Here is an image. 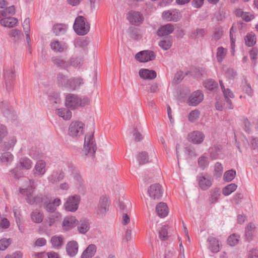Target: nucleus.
<instances>
[{
    "instance_id": "1",
    "label": "nucleus",
    "mask_w": 258,
    "mask_h": 258,
    "mask_svg": "<svg viewBox=\"0 0 258 258\" xmlns=\"http://www.w3.org/2000/svg\"><path fill=\"white\" fill-rule=\"evenodd\" d=\"M90 122L89 132L85 137L83 151L86 155L89 154L92 157H94L97 150V146L94 138V123L93 120H91Z\"/></svg>"
},
{
    "instance_id": "2",
    "label": "nucleus",
    "mask_w": 258,
    "mask_h": 258,
    "mask_svg": "<svg viewBox=\"0 0 258 258\" xmlns=\"http://www.w3.org/2000/svg\"><path fill=\"white\" fill-rule=\"evenodd\" d=\"M110 201L106 196H102L99 199L97 207L96 208V213L99 217H104L109 211Z\"/></svg>"
},
{
    "instance_id": "3",
    "label": "nucleus",
    "mask_w": 258,
    "mask_h": 258,
    "mask_svg": "<svg viewBox=\"0 0 258 258\" xmlns=\"http://www.w3.org/2000/svg\"><path fill=\"white\" fill-rule=\"evenodd\" d=\"M20 192L26 197L27 202L31 205L37 204L40 205L43 202L44 197L42 195L39 194L36 196H33L32 189L29 190L26 189H20Z\"/></svg>"
},
{
    "instance_id": "4",
    "label": "nucleus",
    "mask_w": 258,
    "mask_h": 258,
    "mask_svg": "<svg viewBox=\"0 0 258 258\" xmlns=\"http://www.w3.org/2000/svg\"><path fill=\"white\" fill-rule=\"evenodd\" d=\"M15 70L13 67H11L6 71L4 74L5 79L6 88L8 92H10L13 88V83L15 80Z\"/></svg>"
},
{
    "instance_id": "5",
    "label": "nucleus",
    "mask_w": 258,
    "mask_h": 258,
    "mask_svg": "<svg viewBox=\"0 0 258 258\" xmlns=\"http://www.w3.org/2000/svg\"><path fill=\"white\" fill-rule=\"evenodd\" d=\"M150 197L154 200H160L163 193V189L159 183H155L150 185L148 190Z\"/></svg>"
},
{
    "instance_id": "6",
    "label": "nucleus",
    "mask_w": 258,
    "mask_h": 258,
    "mask_svg": "<svg viewBox=\"0 0 258 258\" xmlns=\"http://www.w3.org/2000/svg\"><path fill=\"white\" fill-rule=\"evenodd\" d=\"M79 196H74L70 197L64 205V207L67 211L74 212L78 208Z\"/></svg>"
},
{
    "instance_id": "7",
    "label": "nucleus",
    "mask_w": 258,
    "mask_h": 258,
    "mask_svg": "<svg viewBox=\"0 0 258 258\" xmlns=\"http://www.w3.org/2000/svg\"><path fill=\"white\" fill-rule=\"evenodd\" d=\"M136 58L140 62H147L154 60L155 58V54L152 50H143L137 53Z\"/></svg>"
},
{
    "instance_id": "8",
    "label": "nucleus",
    "mask_w": 258,
    "mask_h": 258,
    "mask_svg": "<svg viewBox=\"0 0 258 258\" xmlns=\"http://www.w3.org/2000/svg\"><path fill=\"white\" fill-rule=\"evenodd\" d=\"M127 19L132 25L139 26L143 23L144 18L140 12L131 11L128 14Z\"/></svg>"
},
{
    "instance_id": "9",
    "label": "nucleus",
    "mask_w": 258,
    "mask_h": 258,
    "mask_svg": "<svg viewBox=\"0 0 258 258\" xmlns=\"http://www.w3.org/2000/svg\"><path fill=\"white\" fill-rule=\"evenodd\" d=\"M204 99V94L201 90H197L193 92L188 98V104L192 106H197L201 103Z\"/></svg>"
},
{
    "instance_id": "10",
    "label": "nucleus",
    "mask_w": 258,
    "mask_h": 258,
    "mask_svg": "<svg viewBox=\"0 0 258 258\" xmlns=\"http://www.w3.org/2000/svg\"><path fill=\"white\" fill-rule=\"evenodd\" d=\"M185 75H190L194 78L197 79L205 77L207 75V72L204 68L193 67H191Z\"/></svg>"
},
{
    "instance_id": "11",
    "label": "nucleus",
    "mask_w": 258,
    "mask_h": 258,
    "mask_svg": "<svg viewBox=\"0 0 258 258\" xmlns=\"http://www.w3.org/2000/svg\"><path fill=\"white\" fill-rule=\"evenodd\" d=\"M81 100L75 95L69 94L66 97V105L73 109L76 108L80 104Z\"/></svg>"
},
{
    "instance_id": "12",
    "label": "nucleus",
    "mask_w": 258,
    "mask_h": 258,
    "mask_svg": "<svg viewBox=\"0 0 258 258\" xmlns=\"http://www.w3.org/2000/svg\"><path fill=\"white\" fill-rule=\"evenodd\" d=\"M174 30L173 25L168 23L161 26L157 30L156 34L159 37H163L168 35L172 33Z\"/></svg>"
},
{
    "instance_id": "13",
    "label": "nucleus",
    "mask_w": 258,
    "mask_h": 258,
    "mask_svg": "<svg viewBox=\"0 0 258 258\" xmlns=\"http://www.w3.org/2000/svg\"><path fill=\"white\" fill-rule=\"evenodd\" d=\"M46 171V162L43 160H39L36 163L33 169V174L35 176H43Z\"/></svg>"
},
{
    "instance_id": "14",
    "label": "nucleus",
    "mask_w": 258,
    "mask_h": 258,
    "mask_svg": "<svg viewBox=\"0 0 258 258\" xmlns=\"http://www.w3.org/2000/svg\"><path fill=\"white\" fill-rule=\"evenodd\" d=\"M204 138L205 135L200 131H194L188 135L189 141L195 144L202 143Z\"/></svg>"
},
{
    "instance_id": "15",
    "label": "nucleus",
    "mask_w": 258,
    "mask_h": 258,
    "mask_svg": "<svg viewBox=\"0 0 258 258\" xmlns=\"http://www.w3.org/2000/svg\"><path fill=\"white\" fill-rule=\"evenodd\" d=\"M64 173L60 170L53 171L47 179L49 182L57 184L64 178Z\"/></svg>"
},
{
    "instance_id": "16",
    "label": "nucleus",
    "mask_w": 258,
    "mask_h": 258,
    "mask_svg": "<svg viewBox=\"0 0 258 258\" xmlns=\"http://www.w3.org/2000/svg\"><path fill=\"white\" fill-rule=\"evenodd\" d=\"M156 212L157 215L160 218L165 217L168 214L169 210L166 203L160 202L156 207Z\"/></svg>"
},
{
    "instance_id": "17",
    "label": "nucleus",
    "mask_w": 258,
    "mask_h": 258,
    "mask_svg": "<svg viewBox=\"0 0 258 258\" xmlns=\"http://www.w3.org/2000/svg\"><path fill=\"white\" fill-rule=\"evenodd\" d=\"M197 178L199 186L203 190L208 189L212 184L211 180L204 176L198 175Z\"/></svg>"
},
{
    "instance_id": "18",
    "label": "nucleus",
    "mask_w": 258,
    "mask_h": 258,
    "mask_svg": "<svg viewBox=\"0 0 258 258\" xmlns=\"http://www.w3.org/2000/svg\"><path fill=\"white\" fill-rule=\"evenodd\" d=\"M50 47L52 50L61 52L66 50L68 48L67 44L63 42H59L58 40H54L50 43Z\"/></svg>"
},
{
    "instance_id": "19",
    "label": "nucleus",
    "mask_w": 258,
    "mask_h": 258,
    "mask_svg": "<svg viewBox=\"0 0 258 258\" xmlns=\"http://www.w3.org/2000/svg\"><path fill=\"white\" fill-rule=\"evenodd\" d=\"M139 76L144 79L152 80L157 76L156 72L154 70H150L146 69H142L139 71Z\"/></svg>"
},
{
    "instance_id": "20",
    "label": "nucleus",
    "mask_w": 258,
    "mask_h": 258,
    "mask_svg": "<svg viewBox=\"0 0 258 258\" xmlns=\"http://www.w3.org/2000/svg\"><path fill=\"white\" fill-rule=\"evenodd\" d=\"M81 129V122L79 121H73L70 125L69 134L73 137H77Z\"/></svg>"
},
{
    "instance_id": "21",
    "label": "nucleus",
    "mask_w": 258,
    "mask_h": 258,
    "mask_svg": "<svg viewBox=\"0 0 258 258\" xmlns=\"http://www.w3.org/2000/svg\"><path fill=\"white\" fill-rule=\"evenodd\" d=\"M12 16L4 17L0 20V24L5 27L11 28L14 27L17 24L18 20L16 18L12 17Z\"/></svg>"
},
{
    "instance_id": "22",
    "label": "nucleus",
    "mask_w": 258,
    "mask_h": 258,
    "mask_svg": "<svg viewBox=\"0 0 258 258\" xmlns=\"http://www.w3.org/2000/svg\"><path fill=\"white\" fill-rule=\"evenodd\" d=\"M78 244L75 241H70L66 246V251L70 256H75L78 252Z\"/></svg>"
},
{
    "instance_id": "23",
    "label": "nucleus",
    "mask_w": 258,
    "mask_h": 258,
    "mask_svg": "<svg viewBox=\"0 0 258 258\" xmlns=\"http://www.w3.org/2000/svg\"><path fill=\"white\" fill-rule=\"evenodd\" d=\"M32 221L35 223H40L42 222L44 218L43 212L39 209H35L32 211L30 214Z\"/></svg>"
},
{
    "instance_id": "24",
    "label": "nucleus",
    "mask_w": 258,
    "mask_h": 258,
    "mask_svg": "<svg viewBox=\"0 0 258 258\" xmlns=\"http://www.w3.org/2000/svg\"><path fill=\"white\" fill-rule=\"evenodd\" d=\"M209 243V248L213 253H217L220 250L219 241L213 236H210L208 238Z\"/></svg>"
},
{
    "instance_id": "25",
    "label": "nucleus",
    "mask_w": 258,
    "mask_h": 258,
    "mask_svg": "<svg viewBox=\"0 0 258 258\" xmlns=\"http://www.w3.org/2000/svg\"><path fill=\"white\" fill-rule=\"evenodd\" d=\"M17 142L15 137L10 136L8 141L5 142L1 146V149L4 151H6L13 149Z\"/></svg>"
},
{
    "instance_id": "26",
    "label": "nucleus",
    "mask_w": 258,
    "mask_h": 258,
    "mask_svg": "<svg viewBox=\"0 0 258 258\" xmlns=\"http://www.w3.org/2000/svg\"><path fill=\"white\" fill-rule=\"evenodd\" d=\"M51 60L55 65L61 69L67 70L69 68V62L64 60L60 56H54Z\"/></svg>"
},
{
    "instance_id": "27",
    "label": "nucleus",
    "mask_w": 258,
    "mask_h": 258,
    "mask_svg": "<svg viewBox=\"0 0 258 258\" xmlns=\"http://www.w3.org/2000/svg\"><path fill=\"white\" fill-rule=\"evenodd\" d=\"M96 246L95 244H91L84 250L82 253V258H91L95 254Z\"/></svg>"
},
{
    "instance_id": "28",
    "label": "nucleus",
    "mask_w": 258,
    "mask_h": 258,
    "mask_svg": "<svg viewBox=\"0 0 258 258\" xmlns=\"http://www.w3.org/2000/svg\"><path fill=\"white\" fill-rule=\"evenodd\" d=\"M172 44V36H167L159 41V46L163 50H167L170 48Z\"/></svg>"
},
{
    "instance_id": "29",
    "label": "nucleus",
    "mask_w": 258,
    "mask_h": 258,
    "mask_svg": "<svg viewBox=\"0 0 258 258\" xmlns=\"http://www.w3.org/2000/svg\"><path fill=\"white\" fill-rule=\"evenodd\" d=\"M20 168L22 170H29L33 165L32 161L27 157H22L19 159Z\"/></svg>"
},
{
    "instance_id": "30",
    "label": "nucleus",
    "mask_w": 258,
    "mask_h": 258,
    "mask_svg": "<svg viewBox=\"0 0 258 258\" xmlns=\"http://www.w3.org/2000/svg\"><path fill=\"white\" fill-rule=\"evenodd\" d=\"M77 220L75 217L68 216L64 218L62 226L65 229H68L75 226L76 224Z\"/></svg>"
},
{
    "instance_id": "31",
    "label": "nucleus",
    "mask_w": 258,
    "mask_h": 258,
    "mask_svg": "<svg viewBox=\"0 0 258 258\" xmlns=\"http://www.w3.org/2000/svg\"><path fill=\"white\" fill-rule=\"evenodd\" d=\"M55 111L56 113L64 120H68L72 117V112L68 108L57 109Z\"/></svg>"
},
{
    "instance_id": "32",
    "label": "nucleus",
    "mask_w": 258,
    "mask_h": 258,
    "mask_svg": "<svg viewBox=\"0 0 258 258\" xmlns=\"http://www.w3.org/2000/svg\"><path fill=\"white\" fill-rule=\"evenodd\" d=\"M14 160L13 155L9 152L3 153L0 156V163L4 164H10Z\"/></svg>"
},
{
    "instance_id": "33",
    "label": "nucleus",
    "mask_w": 258,
    "mask_h": 258,
    "mask_svg": "<svg viewBox=\"0 0 258 258\" xmlns=\"http://www.w3.org/2000/svg\"><path fill=\"white\" fill-rule=\"evenodd\" d=\"M61 216L58 213H54L50 215L47 220V222L49 226H52L60 221Z\"/></svg>"
},
{
    "instance_id": "34",
    "label": "nucleus",
    "mask_w": 258,
    "mask_h": 258,
    "mask_svg": "<svg viewBox=\"0 0 258 258\" xmlns=\"http://www.w3.org/2000/svg\"><path fill=\"white\" fill-rule=\"evenodd\" d=\"M51 243L53 247L60 248L63 244V237L62 235H55L52 237Z\"/></svg>"
},
{
    "instance_id": "35",
    "label": "nucleus",
    "mask_w": 258,
    "mask_h": 258,
    "mask_svg": "<svg viewBox=\"0 0 258 258\" xmlns=\"http://www.w3.org/2000/svg\"><path fill=\"white\" fill-rule=\"evenodd\" d=\"M69 79L66 76L62 74H58L57 77V82L58 86L62 89H67Z\"/></svg>"
},
{
    "instance_id": "36",
    "label": "nucleus",
    "mask_w": 258,
    "mask_h": 258,
    "mask_svg": "<svg viewBox=\"0 0 258 258\" xmlns=\"http://www.w3.org/2000/svg\"><path fill=\"white\" fill-rule=\"evenodd\" d=\"M140 30L138 28L131 27L128 29L130 37L135 40H139L142 38Z\"/></svg>"
},
{
    "instance_id": "37",
    "label": "nucleus",
    "mask_w": 258,
    "mask_h": 258,
    "mask_svg": "<svg viewBox=\"0 0 258 258\" xmlns=\"http://www.w3.org/2000/svg\"><path fill=\"white\" fill-rule=\"evenodd\" d=\"M244 40L246 45L249 47L253 46L256 43L255 35L252 32L247 34Z\"/></svg>"
},
{
    "instance_id": "38",
    "label": "nucleus",
    "mask_w": 258,
    "mask_h": 258,
    "mask_svg": "<svg viewBox=\"0 0 258 258\" xmlns=\"http://www.w3.org/2000/svg\"><path fill=\"white\" fill-rule=\"evenodd\" d=\"M67 26L64 24H56L53 26V31L56 35H61L65 33Z\"/></svg>"
},
{
    "instance_id": "39",
    "label": "nucleus",
    "mask_w": 258,
    "mask_h": 258,
    "mask_svg": "<svg viewBox=\"0 0 258 258\" xmlns=\"http://www.w3.org/2000/svg\"><path fill=\"white\" fill-rule=\"evenodd\" d=\"M15 13V8L14 6H10L6 9L0 11V18L4 17L13 16Z\"/></svg>"
},
{
    "instance_id": "40",
    "label": "nucleus",
    "mask_w": 258,
    "mask_h": 258,
    "mask_svg": "<svg viewBox=\"0 0 258 258\" xmlns=\"http://www.w3.org/2000/svg\"><path fill=\"white\" fill-rule=\"evenodd\" d=\"M91 42V38L88 36L82 37V54L86 55L88 52L87 46Z\"/></svg>"
},
{
    "instance_id": "41",
    "label": "nucleus",
    "mask_w": 258,
    "mask_h": 258,
    "mask_svg": "<svg viewBox=\"0 0 258 258\" xmlns=\"http://www.w3.org/2000/svg\"><path fill=\"white\" fill-rule=\"evenodd\" d=\"M236 174V171L234 169L227 170L224 174L223 180L226 182H230L235 178Z\"/></svg>"
},
{
    "instance_id": "42",
    "label": "nucleus",
    "mask_w": 258,
    "mask_h": 258,
    "mask_svg": "<svg viewBox=\"0 0 258 258\" xmlns=\"http://www.w3.org/2000/svg\"><path fill=\"white\" fill-rule=\"evenodd\" d=\"M0 108L4 115L9 117L11 114V110L9 108V104L6 101H2L0 103Z\"/></svg>"
},
{
    "instance_id": "43",
    "label": "nucleus",
    "mask_w": 258,
    "mask_h": 258,
    "mask_svg": "<svg viewBox=\"0 0 258 258\" xmlns=\"http://www.w3.org/2000/svg\"><path fill=\"white\" fill-rule=\"evenodd\" d=\"M237 187L235 183H230L223 188L222 194L225 196H229L236 189Z\"/></svg>"
},
{
    "instance_id": "44",
    "label": "nucleus",
    "mask_w": 258,
    "mask_h": 258,
    "mask_svg": "<svg viewBox=\"0 0 258 258\" xmlns=\"http://www.w3.org/2000/svg\"><path fill=\"white\" fill-rule=\"evenodd\" d=\"M90 29V24L87 22V19L83 16H82V36H84L88 33Z\"/></svg>"
},
{
    "instance_id": "45",
    "label": "nucleus",
    "mask_w": 258,
    "mask_h": 258,
    "mask_svg": "<svg viewBox=\"0 0 258 258\" xmlns=\"http://www.w3.org/2000/svg\"><path fill=\"white\" fill-rule=\"evenodd\" d=\"M81 82L79 79L71 78L69 79L67 89L74 90L79 86Z\"/></svg>"
},
{
    "instance_id": "46",
    "label": "nucleus",
    "mask_w": 258,
    "mask_h": 258,
    "mask_svg": "<svg viewBox=\"0 0 258 258\" xmlns=\"http://www.w3.org/2000/svg\"><path fill=\"white\" fill-rule=\"evenodd\" d=\"M221 146H214L209 150L210 157L212 159H216L218 157L219 153L221 152Z\"/></svg>"
},
{
    "instance_id": "47",
    "label": "nucleus",
    "mask_w": 258,
    "mask_h": 258,
    "mask_svg": "<svg viewBox=\"0 0 258 258\" xmlns=\"http://www.w3.org/2000/svg\"><path fill=\"white\" fill-rule=\"evenodd\" d=\"M227 53V50L223 47H219L217 51V59L218 62H221L224 59Z\"/></svg>"
},
{
    "instance_id": "48",
    "label": "nucleus",
    "mask_w": 258,
    "mask_h": 258,
    "mask_svg": "<svg viewBox=\"0 0 258 258\" xmlns=\"http://www.w3.org/2000/svg\"><path fill=\"white\" fill-rule=\"evenodd\" d=\"M137 160L140 165L147 163L148 162V153L145 151L140 153L137 156Z\"/></svg>"
},
{
    "instance_id": "49",
    "label": "nucleus",
    "mask_w": 258,
    "mask_h": 258,
    "mask_svg": "<svg viewBox=\"0 0 258 258\" xmlns=\"http://www.w3.org/2000/svg\"><path fill=\"white\" fill-rule=\"evenodd\" d=\"M204 86L207 89L213 91L218 87V84L212 79H208L204 82Z\"/></svg>"
},
{
    "instance_id": "50",
    "label": "nucleus",
    "mask_w": 258,
    "mask_h": 258,
    "mask_svg": "<svg viewBox=\"0 0 258 258\" xmlns=\"http://www.w3.org/2000/svg\"><path fill=\"white\" fill-rule=\"evenodd\" d=\"M220 196V191L219 188H215L211 191L210 202L213 204L218 202V198Z\"/></svg>"
},
{
    "instance_id": "51",
    "label": "nucleus",
    "mask_w": 258,
    "mask_h": 258,
    "mask_svg": "<svg viewBox=\"0 0 258 258\" xmlns=\"http://www.w3.org/2000/svg\"><path fill=\"white\" fill-rule=\"evenodd\" d=\"M198 163L199 166L202 170H204L209 164L208 157L204 156H202L199 158Z\"/></svg>"
},
{
    "instance_id": "52",
    "label": "nucleus",
    "mask_w": 258,
    "mask_h": 258,
    "mask_svg": "<svg viewBox=\"0 0 258 258\" xmlns=\"http://www.w3.org/2000/svg\"><path fill=\"white\" fill-rule=\"evenodd\" d=\"M236 32V27L234 24L232 25L230 29V39L231 43V48L234 50L235 47V38L234 37L233 34Z\"/></svg>"
},
{
    "instance_id": "53",
    "label": "nucleus",
    "mask_w": 258,
    "mask_h": 258,
    "mask_svg": "<svg viewBox=\"0 0 258 258\" xmlns=\"http://www.w3.org/2000/svg\"><path fill=\"white\" fill-rule=\"evenodd\" d=\"M200 114V112L198 109L192 110L188 114V120L191 122H194L197 120L199 118Z\"/></svg>"
},
{
    "instance_id": "54",
    "label": "nucleus",
    "mask_w": 258,
    "mask_h": 258,
    "mask_svg": "<svg viewBox=\"0 0 258 258\" xmlns=\"http://www.w3.org/2000/svg\"><path fill=\"white\" fill-rule=\"evenodd\" d=\"M73 29L78 35H81V16H78L76 18Z\"/></svg>"
},
{
    "instance_id": "55",
    "label": "nucleus",
    "mask_w": 258,
    "mask_h": 258,
    "mask_svg": "<svg viewBox=\"0 0 258 258\" xmlns=\"http://www.w3.org/2000/svg\"><path fill=\"white\" fill-rule=\"evenodd\" d=\"M90 228L89 220L87 218L82 219V234H85Z\"/></svg>"
},
{
    "instance_id": "56",
    "label": "nucleus",
    "mask_w": 258,
    "mask_h": 258,
    "mask_svg": "<svg viewBox=\"0 0 258 258\" xmlns=\"http://www.w3.org/2000/svg\"><path fill=\"white\" fill-rule=\"evenodd\" d=\"M239 236L235 234L229 236L227 239V243L230 246H235L239 241Z\"/></svg>"
},
{
    "instance_id": "57",
    "label": "nucleus",
    "mask_w": 258,
    "mask_h": 258,
    "mask_svg": "<svg viewBox=\"0 0 258 258\" xmlns=\"http://www.w3.org/2000/svg\"><path fill=\"white\" fill-rule=\"evenodd\" d=\"M159 237L161 240H165L167 239L168 231L166 226H162L159 230Z\"/></svg>"
},
{
    "instance_id": "58",
    "label": "nucleus",
    "mask_w": 258,
    "mask_h": 258,
    "mask_svg": "<svg viewBox=\"0 0 258 258\" xmlns=\"http://www.w3.org/2000/svg\"><path fill=\"white\" fill-rule=\"evenodd\" d=\"M257 54L258 49L256 47H252L249 51L250 57L254 65L255 64L256 60L257 59Z\"/></svg>"
},
{
    "instance_id": "59",
    "label": "nucleus",
    "mask_w": 258,
    "mask_h": 258,
    "mask_svg": "<svg viewBox=\"0 0 258 258\" xmlns=\"http://www.w3.org/2000/svg\"><path fill=\"white\" fill-rule=\"evenodd\" d=\"M206 33V31L204 29L197 28L193 32L192 35L195 38L203 37Z\"/></svg>"
},
{
    "instance_id": "60",
    "label": "nucleus",
    "mask_w": 258,
    "mask_h": 258,
    "mask_svg": "<svg viewBox=\"0 0 258 258\" xmlns=\"http://www.w3.org/2000/svg\"><path fill=\"white\" fill-rule=\"evenodd\" d=\"M11 242V239H6L4 238L0 240V250H5L10 244Z\"/></svg>"
},
{
    "instance_id": "61",
    "label": "nucleus",
    "mask_w": 258,
    "mask_h": 258,
    "mask_svg": "<svg viewBox=\"0 0 258 258\" xmlns=\"http://www.w3.org/2000/svg\"><path fill=\"white\" fill-rule=\"evenodd\" d=\"M223 169L222 164L220 162H217L215 165L214 175L220 176L223 172Z\"/></svg>"
},
{
    "instance_id": "62",
    "label": "nucleus",
    "mask_w": 258,
    "mask_h": 258,
    "mask_svg": "<svg viewBox=\"0 0 258 258\" xmlns=\"http://www.w3.org/2000/svg\"><path fill=\"white\" fill-rule=\"evenodd\" d=\"M21 31L17 29H12L10 31L9 35L10 37L13 38L14 40H16L19 39L20 36Z\"/></svg>"
},
{
    "instance_id": "63",
    "label": "nucleus",
    "mask_w": 258,
    "mask_h": 258,
    "mask_svg": "<svg viewBox=\"0 0 258 258\" xmlns=\"http://www.w3.org/2000/svg\"><path fill=\"white\" fill-rule=\"evenodd\" d=\"M49 99L52 104H57L60 102L59 95L56 93H53L51 95L49 96Z\"/></svg>"
},
{
    "instance_id": "64",
    "label": "nucleus",
    "mask_w": 258,
    "mask_h": 258,
    "mask_svg": "<svg viewBox=\"0 0 258 258\" xmlns=\"http://www.w3.org/2000/svg\"><path fill=\"white\" fill-rule=\"evenodd\" d=\"M8 131L6 126L0 124V143L8 135Z\"/></svg>"
}]
</instances>
